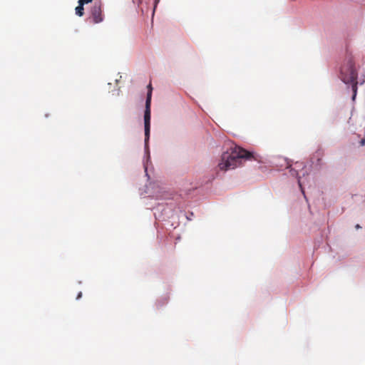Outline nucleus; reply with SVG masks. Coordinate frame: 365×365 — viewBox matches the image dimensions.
Returning <instances> with one entry per match:
<instances>
[{
    "label": "nucleus",
    "instance_id": "1",
    "mask_svg": "<svg viewBox=\"0 0 365 365\" xmlns=\"http://www.w3.org/2000/svg\"><path fill=\"white\" fill-rule=\"evenodd\" d=\"M252 157L251 153L235 145L234 148H231L230 153L225 152L222 153L218 167L222 170L234 169L240 164L242 159L250 160Z\"/></svg>",
    "mask_w": 365,
    "mask_h": 365
},
{
    "label": "nucleus",
    "instance_id": "2",
    "mask_svg": "<svg viewBox=\"0 0 365 365\" xmlns=\"http://www.w3.org/2000/svg\"><path fill=\"white\" fill-rule=\"evenodd\" d=\"M357 76L358 73L355 68L354 60L351 57H349L341 67L339 78L344 83L351 84L353 101H355L357 93Z\"/></svg>",
    "mask_w": 365,
    "mask_h": 365
},
{
    "label": "nucleus",
    "instance_id": "3",
    "mask_svg": "<svg viewBox=\"0 0 365 365\" xmlns=\"http://www.w3.org/2000/svg\"><path fill=\"white\" fill-rule=\"evenodd\" d=\"M153 88L151 83L148 86V93L145 101V109L144 112V127H145V143H148L150 138V104Z\"/></svg>",
    "mask_w": 365,
    "mask_h": 365
},
{
    "label": "nucleus",
    "instance_id": "4",
    "mask_svg": "<svg viewBox=\"0 0 365 365\" xmlns=\"http://www.w3.org/2000/svg\"><path fill=\"white\" fill-rule=\"evenodd\" d=\"M88 21L93 24H99L103 21L102 3L101 1H96L91 6Z\"/></svg>",
    "mask_w": 365,
    "mask_h": 365
},
{
    "label": "nucleus",
    "instance_id": "5",
    "mask_svg": "<svg viewBox=\"0 0 365 365\" xmlns=\"http://www.w3.org/2000/svg\"><path fill=\"white\" fill-rule=\"evenodd\" d=\"M301 165H302V164L296 163H295V168H292L290 170V172H291V174L292 175H296V177L297 178L299 186L301 188V190H302V193H304V190H303L302 186L305 183V181H304V180L302 179V176L296 170L297 168H299Z\"/></svg>",
    "mask_w": 365,
    "mask_h": 365
},
{
    "label": "nucleus",
    "instance_id": "6",
    "mask_svg": "<svg viewBox=\"0 0 365 365\" xmlns=\"http://www.w3.org/2000/svg\"><path fill=\"white\" fill-rule=\"evenodd\" d=\"M83 5L84 4H78V6H76V9H75L76 14L78 15V16H82L84 14Z\"/></svg>",
    "mask_w": 365,
    "mask_h": 365
},
{
    "label": "nucleus",
    "instance_id": "7",
    "mask_svg": "<svg viewBox=\"0 0 365 365\" xmlns=\"http://www.w3.org/2000/svg\"><path fill=\"white\" fill-rule=\"evenodd\" d=\"M93 0H78V3L79 4H88L90 2H91Z\"/></svg>",
    "mask_w": 365,
    "mask_h": 365
},
{
    "label": "nucleus",
    "instance_id": "8",
    "mask_svg": "<svg viewBox=\"0 0 365 365\" xmlns=\"http://www.w3.org/2000/svg\"><path fill=\"white\" fill-rule=\"evenodd\" d=\"M360 144L361 145H365V139H362L361 141H360Z\"/></svg>",
    "mask_w": 365,
    "mask_h": 365
},
{
    "label": "nucleus",
    "instance_id": "9",
    "mask_svg": "<svg viewBox=\"0 0 365 365\" xmlns=\"http://www.w3.org/2000/svg\"><path fill=\"white\" fill-rule=\"evenodd\" d=\"M81 296H82V293H81V292H79V293H78V296H77V297H76V299H80V298L81 297Z\"/></svg>",
    "mask_w": 365,
    "mask_h": 365
},
{
    "label": "nucleus",
    "instance_id": "10",
    "mask_svg": "<svg viewBox=\"0 0 365 365\" xmlns=\"http://www.w3.org/2000/svg\"><path fill=\"white\" fill-rule=\"evenodd\" d=\"M306 173H307V171L303 172V173H302V176L304 177V176L305 175V174H306Z\"/></svg>",
    "mask_w": 365,
    "mask_h": 365
},
{
    "label": "nucleus",
    "instance_id": "11",
    "mask_svg": "<svg viewBox=\"0 0 365 365\" xmlns=\"http://www.w3.org/2000/svg\"><path fill=\"white\" fill-rule=\"evenodd\" d=\"M359 227H360L359 225H356V229H359Z\"/></svg>",
    "mask_w": 365,
    "mask_h": 365
}]
</instances>
